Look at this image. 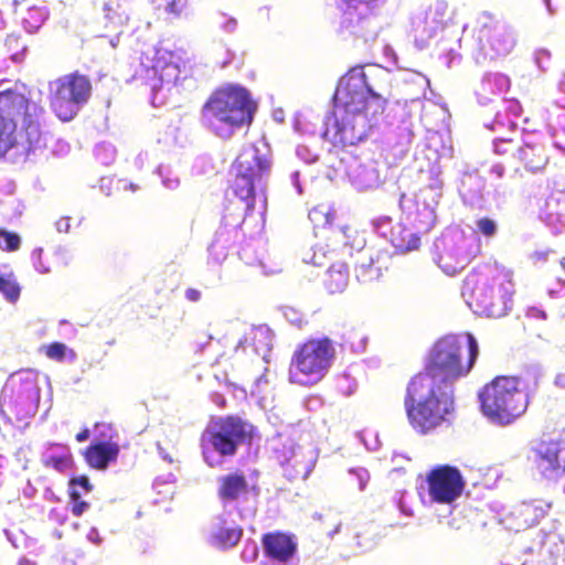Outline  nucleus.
<instances>
[{
    "mask_svg": "<svg viewBox=\"0 0 565 565\" xmlns=\"http://www.w3.org/2000/svg\"><path fill=\"white\" fill-rule=\"evenodd\" d=\"M89 436H90V430L87 427H85L79 433L76 434L75 439L77 443H84V441L88 440Z\"/></svg>",
    "mask_w": 565,
    "mask_h": 565,
    "instance_id": "nucleus-39",
    "label": "nucleus"
},
{
    "mask_svg": "<svg viewBox=\"0 0 565 565\" xmlns=\"http://www.w3.org/2000/svg\"><path fill=\"white\" fill-rule=\"evenodd\" d=\"M391 241L395 248L401 252L415 250L420 245L419 236L406 228L399 230L398 234H393Z\"/></svg>",
    "mask_w": 565,
    "mask_h": 565,
    "instance_id": "nucleus-24",
    "label": "nucleus"
},
{
    "mask_svg": "<svg viewBox=\"0 0 565 565\" xmlns=\"http://www.w3.org/2000/svg\"><path fill=\"white\" fill-rule=\"evenodd\" d=\"M491 172L494 173L498 178H502L504 174V168L500 164H495L492 167Z\"/></svg>",
    "mask_w": 565,
    "mask_h": 565,
    "instance_id": "nucleus-41",
    "label": "nucleus"
},
{
    "mask_svg": "<svg viewBox=\"0 0 565 565\" xmlns=\"http://www.w3.org/2000/svg\"><path fill=\"white\" fill-rule=\"evenodd\" d=\"M308 217L315 227H324L333 223L335 211L332 207L320 204L309 211Z\"/></svg>",
    "mask_w": 565,
    "mask_h": 565,
    "instance_id": "nucleus-25",
    "label": "nucleus"
},
{
    "mask_svg": "<svg viewBox=\"0 0 565 565\" xmlns=\"http://www.w3.org/2000/svg\"><path fill=\"white\" fill-rule=\"evenodd\" d=\"M426 483L430 501L438 504L455 502L466 486L460 470L449 465H440L428 471Z\"/></svg>",
    "mask_w": 565,
    "mask_h": 565,
    "instance_id": "nucleus-12",
    "label": "nucleus"
},
{
    "mask_svg": "<svg viewBox=\"0 0 565 565\" xmlns=\"http://www.w3.org/2000/svg\"><path fill=\"white\" fill-rule=\"evenodd\" d=\"M386 105L387 98L367 84L363 68L353 67L337 85L333 110L324 120L321 136L334 148L355 146L367 137L371 120L383 115Z\"/></svg>",
    "mask_w": 565,
    "mask_h": 565,
    "instance_id": "nucleus-1",
    "label": "nucleus"
},
{
    "mask_svg": "<svg viewBox=\"0 0 565 565\" xmlns=\"http://www.w3.org/2000/svg\"><path fill=\"white\" fill-rule=\"evenodd\" d=\"M557 384L565 388V373L559 374L556 379Z\"/></svg>",
    "mask_w": 565,
    "mask_h": 565,
    "instance_id": "nucleus-43",
    "label": "nucleus"
},
{
    "mask_svg": "<svg viewBox=\"0 0 565 565\" xmlns=\"http://www.w3.org/2000/svg\"><path fill=\"white\" fill-rule=\"evenodd\" d=\"M21 246V237L14 232L0 228V249L3 252H15Z\"/></svg>",
    "mask_w": 565,
    "mask_h": 565,
    "instance_id": "nucleus-31",
    "label": "nucleus"
},
{
    "mask_svg": "<svg viewBox=\"0 0 565 565\" xmlns=\"http://www.w3.org/2000/svg\"><path fill=\"white\" fill-rule=\"evenodd\" d=\"M335 354V345L330 338L307 339L291 355L289 381L302 386L318 384L328 374Z\"/></svg>",
    "mask_w": 565,
    "mask_h": 565,
    "instance_id": "nucleus-8",
    "label": "nucleus"
},
{
    "mask_svg": "<svg viewBox=\"0 0 565 565\" xmlns=\"http://www.w3.org/2000/svg\"><path fill=\"white\" fill-rule=\"evenodd\" d=\"M0 294L10 302H15L19 299L21 288L13 273L3 274L0 271Z\"/></svg>",
    "mask_w": 565,
    "mask_h": 565,
    "instance_id": "nucleus-26",
    "label": "nucleus"
},
{
    "mask_svg": "<svg viewBox=\"0 0 565 565\" xmlns=\"http://www.w3.org/2000/svg\"><path fill=\"white\" fill-rule=\"evenodd\" d=\"M255 106L247 89L227 85L215 89L202 108L207 124L217 132L223 127L230 131L250 124Z\"/></svg>",
    "mask_w": 565,
    "mask_h": 565,
    "instance_id": "nucleus-6",
    "label": "nucleus"
},
{
    "mask_svg": "<svg viewBox=\"0 0 565 565\" xmlns=\"http://www.w3.org/2000/svg\"><path fill=\"white\" fill-rule=\"evenodd\" d=\"M404 407L414 430L426 435L447 420L455 409V390L428 375L415 374L407 384Z\"/></svg>",
    "mask_w": 565,
    "mask_h": 565,
    "instance_id": "nucleus-3",
    "label": "nucleus"
},
{
    "mask_svg": "<svg viewBox=\"0 0 565 565\" xmlns=\"http://www.w3.org/2000/svg\"><path fill=\"white\" fill-rule=\"evenodd\" d=\"M235 178L232 184L233 198L228 199L227 211L237 213L238 222L253 211L255 182L262 181L270 171V162L258 154L256 149L244 150L234 162Z\"/></svg>",
    "mask_w": 565,
    "mask_h": 565,
    "instance_id": "nucleus-9",
    "label": "nucleus"
},
{
    "mask_svg": "<svg viewBox=\"0 0 565 565\" xmlns=\"http://www.w3.org/2000/svg\"><path fill=\"white\" fill-rule=\"evenodd\" d=\"M510 284L508 271L494 264H483L465 277L461 295L475 312L493 317L503 303Z\"/></svg>",
    "mask_w": 565,
    "mask_h": 565,
    "instance_id": "nucleus-5",
    "label": "nucleus"
},
{
    "mask_svg": "<svg viewBox=\"0 0 565 565\" xmlns=\"http://www.w3.org/2000/svg\"><path fill=\"white\" fill-rule=\"evenodd\" d=\"M104 428L99 434V440L92 443L83 451L87 466L97 470H105L110 463L117 461L120 447L113 438L117 435L115 428L109 424L96 423L95 428Z\"/></svg>",
    "mask_w": 565,
    "mask_h": 565,
    "instance_id": "nucleus-14",
    "label": "nucleus"
},
{
    "mask_svg": "<svg viewBox=\"0 0 565 565\" xmlns=\"http://www.w3.org/2000/svg\"><path fill=\"white\" fill-rule=\"evenodd\" d=\"M185 298L191 302H198L201 299V291L195 288H188L185 290Z\"/></svg>",
    "mask_w": 565,
    "mask_h": 565,
    "instance_id": "nucleus-38",
    "label": "nucleus"
},
{
    "mask_svg": "<svg viewBox=\"0 0 565 565\" xmlns=\"http://www.w3.org/2000/svg\"><path fill=\"white\" fill-rule=\"evenodd\" d=\"M257 555V548L254 546V557Z\"/></svg>",
    "mask_w": 565,
    "mask_h": 565,
    "instance_id": "nucleus-45",
    "label": "nucleus"
},
{
    "mask_svg": "<svg viewBox=\"0 0 565 565\" xmlns=\"http://www.w3.org/2000/svg\"><path fill=\"white\" fill-rule=\"evenodd\" d=\"M43 351L46 358L56 362H63L66 354H68L71 359L76 356L72 349H67V347L61 342H52L44 347Z\"/></svg>",
    "mask_w": 565,
    "mask_h": 565,
    "instance_id": "nucleus-29",
    "label": "nucleus"
},
{
    "mask_svg": "<svg viewBox=\"0 0 565 565\" xmlns=\"http://www.w3.org/2000/svg\"><path fill=\"white\" fill-rule=\"evenodd\" d=\"M90 79L78 71L57 77L50 84V106L62 121H70L92 96Z\"/></svg>",
    "mask_w": 565,
    "mask_h": 565,
    "instance_id": "nucleus-11",
    "label": "nucleus"
},
{
    "mask_svg": "<svg viewBox=\"0 0 565 565\" xmlns=\"http://www.w3.org/2000/svg\"><path fill=\"white\" fill-rule=\"evenodd\" d=\"M359 479H360V483H359V489L360 490H363L365 488V484L369 480V475L366 471H362L361 475H359Z\"/></svg>",
    "mask_w": 565,
    "mask_h": 565,
    "instance_id": "nucleus-40",
    "label": "nucleus"
},
{
    "mask_svg": "<svg viewBox=\"0 0 565 565\" xmlns=\"http://www.w3.org/2000/svg\"><path fill=\"white\" fill-rule=\"evenodd\" d=\"M478 355V341L471 333L448 334L435 342L418 373L454 387L456 381L471 372Z\"/></svg>",
    "mask_w": 565,
    "mask_h": 565,
    "instance_id": "nucleus-4",
    "label": "nucleus"
},
{
    "mask_svg": "<svg viewBox=\"0 0 565 565\" xmlns=\"http://www.w3.org/2000/svg\"><path fill=\"white\" fill-rule=\"evenodd\" d=\"M481 253L479 244L468 245L461 241L447 245L438 253L436 264L449 276H455L462 271Z\"/></svg>",
    "mask_w": 565,
    "mask_h": 565,
    "instance_id": "nucleus-15",
    "label": "nucleus"
},
{
    "mask_svg": "<svg viewBox=\"0 0 565 565\" xmlns=\"http://www.w3.org/2000/svg\"><path fill=\"white\" fill-rule=\"evenodd\" d=\"M476 232L486 238H491L497 234L498 225L497 222L488 216H483L476 222Z\"/></svg>",
    "mask_w": 565,
    "mask_h": 565,
    "instance_id": "nucleus-35",
    "label": "nucleus"
},
{
    "mask_svg": "<svg viewBox=\"0 0 565 565\" xmlns=\"http://www.w3.org/2000/svg\"><path fill=\"white\" fill-rule=\"evenodd\" d=\"M483 19L489 20L490 24L484 21L480 26L481 39L487 38L491 49L498 53H508L514 45V41L510 36H505L507 33L502 28H499L493 21L490 14H483Z\"/></svg>",
    "mask_w": 565,
    "mask_h": 565,
    "instance_id": "nucleus-20",
    "label": "nucleus"
},
{
    "mask_svg": "<svg viewBox=\"0 0 565 565\" xmlns=\"http://www.w3.org/2000/svg\"><path fill=\"white\" fill-rule=\"evenodd\" d=\"M362 243H363V242H362V239L356 242V238H354L352 242H347L345 244H348V245H350V246H352V247H354V246H355V247H360V245H361Z\"/></svg>",
    "mask_w": 565,
    "mask_h": 565,
    "instance_id": "nucleus-44",
    "label": "nucleus"
},
{
    "mask_svg": "<svg viewBox=\"0 0 565 565\" xmlns=\"http://www.w3.org/2000/svg\"><path fill=\"white\" fill-rule=\"evenodd\" d=\"M494 152L500 156H511L514 157L515 152L518 153V148L522 146L518 145L513 139H497L494 141Z\"/></svg>",
    "mask_w": 565,
    "mask_h": 565,
    "instance_id": "nucleus-34",
    "label": "nucleus"
},
{
    "mask_svg": "<svg viewBox=\"0 0 565 565\" xmlns=\"http://www.w3.org/2000/svg\"><path fill=\"white\" fill-rule=\"evenodd\" d=\"M43 466L58 472H65L72 468L73 458L71 455L49 456L43 459Z\"/></svg>",
    "mask_w": 565,
    "mask_h": 565,
    "instance_id": "nucleus-30",
    "label": "nucleus"
},
{
    "mask_svg": "<svg viewBox=\"0 0 565 565\" xmlns=\"http://www.w3.org/2000/svg\"><path fill=\"white\" fill-rule=\"evenodd\" d=\"M146 78L152 90L162 88L164 84H175L179 79V68L175 64L157 63L152 67L146 70Z\"/></svg>",
    "mask_w": 565,
    "mask_h": 565,
    "instance_id": "nucleus-21",
    "label": "nucleus"
},
{
    "mask_svg": "<svg viewBox=\"0 0 565 565\" xmlns=\"http://www.w3.org/2000/svg\"><path fill=\"white\" fill-rule=\"evenodd\" d=\"M68 490L78 489L82 492V495L93 491V484L90 483L87 476L72 478L68 482Z\"/></svg>",
    "mask_w": 565,
    "mask_h": 565,
    "instance_id": "nucleus-37",
    "label": "nucleus"
},
{
    "mask_svg": "<svg viewBox=\"0 0 565 565\" xmlns=\"http://www.w3.org/2000/svg\"><path fill=\"white\" fill-rule=\"evenodd\" d=\"M262 545L265 556L279 564L289 563L298 551V543L295 535L282 531H273L263 534Z\"/></svg>",
    "mask_w": 565,
    "mask_h": 565,
    "instance_id": "nucleus-16",
    "label": "nucleus"
},
{
    "mask_svg": "<svg viewBox=\"0 0 565 565\" xmlns=\"http://www.w3.org/2000/svg\"><path fill=\"white\" fill-rule=\"evenodd\" d=\"M342 232H343L344 236L348 238L351 237V234H356V231L349 226L343 227Z\"/></svg>",
    "mask_w": 565,
    "mask_h": 565,
    "instance_id": "nucleus-42",
    "label": "nucleus"
},
{
    "mask_svg": "<svg viewBox=\"0 0 565 565\" xmlns=\"http://www.w3.org/2000/svg\"><path fill=\"white\" fill-rule=\"evenodd\" d=\"M518 159L530 173L542 172L548 163L545 149L535 143H524L518 148Z\"/></svg>",
    "mask_w": 565,
    "mask_h": 565,
    "instance_id": "nucleus-19",
    "label": "nucleus"
},
{
    "mask_svg": "<svg viewBox=\"0 0 565 565\" xmlns=\"http://www.w3.org/2000/svg\"><path fill=\"white\" fill-rule=\"evenodd\" d=\"M158 8H162L172 19L188 18L190 13L189 0H159Z\"/></svg>",
    "mask_w": 565,
    "mask_h": 565,
    "instance_id": "nucleus-27",
    "label": "nucleus"
},
{
    "mask_svg": "<svg viewBox=\"0 0 565 565\" xmlns=\"http://www.w3.org/2000/svg\"><path fill=\"white\" fill-rule=\"evenodd\" d=\"M44 21V14L40 8H30L22 17V23L29 32L36 31Z\"/></svg>",
    "mask_w": 565,
    "mask_h": 565,
    "instance_id": "nucleus-32",
    "label": "nucleus"
},
{
    "mask_svg": "<svg viewBox=\"0 0 565 565\" xmlns=\"http://www.w3.org/2000/svg\"><path fill=\"white\" fill-rule=\"evenodd\" d=\"M248 490V481L243 471L228 472L217 479L216 495L223 505L239 501Z\"/></svg>",
    "mask_w": 565,
    "mask_h": 565,
    "instance_id": "nucleus-18",
    "label": "nucleus"
},
{
    "mask_svg": "<svg viewBox=\"0 0 565 565\" xmlns=\"http://www.w3.org/2000/svg\"><path fill=\"white\" fill-rule=\"evenodd\" d=\"M32 257L35 269L41 274H49L52 271L58 255L54 252L44 254L43 248H36Z\"/></svg>",
    "mask_w": 565,
    "mask_h": 565,
    "instance_id": "nucleus-28",
    "label": "nucleus"
},
{
    "mask_svg": "<svg viewBox=\"0 0 565 565\" xmlns=\"http://www.w3.org/2000/svg\"><path fill=\"white\" fill-rule=\"evenodd\" d=\"M43 108L15 89L0 92V159L24 146L32 150L42 141Z\"/></svg>",
    "mask_w": 565,
    "mask_h": 565,
    "instance_id": "nucleus-2",
    "label": "nucleus"
},
{
    "mask_svg": "<svg viewBox=\"0 0 565 565\" xmlns=\"http://www.w3.org/2000/svg\"><path fill=\"white\" fill-rule=\"evenodd\" d=\"M515 376H495L479 393L482 413L493 422L508 425L522 416L529 405L527 394Z\"/></svg>",
    "mask_w": 565,
    "mask_h": 565,
    "instance_id": "nucleus-7",
    "label": "nucleus"
},
{
    "mask_svg": "<svg viewBox=\"0 0 565 565\" xmlns=\"http://www.w3.org/2000/svg\"><path fill=\"white\" fill-rule=\"evenodd\" d=\"M35 393L23 394L20 390L11 391L4 395L0 407L1 413L11 423L26 425L29 419L35 414Z\"/></svg>",
    "mask_w": 565,
    "mask_h": 565,
    "instance_id": "nucleus-17",
    "label": "nucleus"
},
{
    "mask_svg": "<svg viewBox=\"0 0 565 565\" xmlns=\"http://www.w3.org/2000/svg\"><path fill=\"white\" fill-rule=\"evenodd\" d=\"M349 282V268L344 263H334L324 273L322 285L331 294H341L345 290Z\"/></svg>",
    "mask_w": 565,
    "mask_h": 565,
    "instance_id": "nucleus-22",
    "label": "nucleus"
},
{
    "mask_svg": "<svg viewBox=\"0 0 565 565\" xmlns=\"http://www.w3.org/2000/svg\"><path fill=\"white\" fill-rule=\"evenodd\" d=\"M253 427L236 416L221 417L209 425L201 435L200 446L205 463L215 468L220 462L213 457H233L241 445L250 441Z\"/></svg>",
    "mask_w": 565,
    "mask_h": 565,
    "instance_id": "nucleus-10",
    "label": "nucleus"
},
{
    "mask_svg": "<svg viewBox=\"0 0 565 565\" xmlns=\"http://www.w3.org/2000/svg\"><path fill=\"white\" fill-rule=\"evenodd\" d=\"M533 451V463L542 478L557 481L565 475V444L561 440H542Z\"/></svg>",
    "mask_w": 565,
    "mask_h": 565,
    "instance_id": "nucleus-13",
    "label": "nucleus"
},
{
    "mask_svg": "<svg viewBox=\"0 0 565 565\" xmlns=\"http://www.w3.org/2000/svg\"><path fill=\"white\" fill-rule=\"evenodd\" d=\"M71 500V511L74 516H82L83 513L89 508L87 501L82 500V492L78 489L68 490Z\"/></svg>",
    "mask_w": 565,
    "mask_h": 565,
    "instance_id": "nucleus-33",
    "label": "nucleus"
},
{
    "mask_svg": "<svg viewBox=\"0 0 565 565\" xmlns=\"http://www.w3.org/2000/svg\"><path fill=\"white\" fill-rule=\"evenodd\" d=\"M243 535V529L238 525H226V520L221 519V523L217 525L212 534V541L215 545L221 548L234 547Z\"/></svg>",
    "mask_w": 565,
    "mask_h": 565,
    "instance_id": "nucleus-23",
    "label": "nucleus"
},
{
    "mask_svg": "<svg viewBox=\"0 0 565 565\" xmlns=\"http://www.w3.org/2000/svg\"><path fill=\"white\" fill-rule=\"evenodd\" d=\"M119 6L117 4V8H114L111 3H106L104 6V12L106 19H108L110 22L118 23V24H125L128 22V15L125 12H118Z\"/></svg>",
    "mask_w": 565,
    "mask_h": 565,
    "instance_id": "nucleus-36",
    "label": "nucleus"
}]
</instances>
